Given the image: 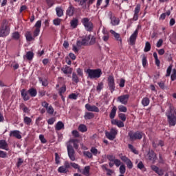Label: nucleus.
Segmentation results:
<instances>
[{
	"mask_svg": "<svg viewBox=\"0 0 176 176\" xmlns=\"http://www.w3.org/2000/svg\"><path fill=\"white\" fill-rule=\"evenodd\" d=\"M111 124L113 126H118L119 129H122V127H124V122L123 121L119 120H111Z\"/></svg>",
	"mask_w": 176,
	"mask_h": 176,
	"instance_id": "a211bd4d",
	"label": "nucleus"
},
{
	"mask_svg": "<svg viewBox=\"0 0 176 176\" xmlns=\"http://www.w3.org/2000/svg\"><path fill=\"white\" fill-rule=\"evenodd\" d=\"M35 28L41 30V28L42 27V21L38 20L36 21V23L34 25Z\"/></svg>",
	"mask_w": 176,
	"mask_h": 176,
	"instance_id": "6e6d98bb",
	"label": "nucleus"
},
{
	"mask_svg": "<svg viewBox=\"0 0 176 176\" xmlns=\"http://www.w3.org/2000/svg\"><path fill=\"white\" fill-rule=\"evenodd\" d=\"M21 96L24 101H28V100H30V96H28V91H25V89L21 90Z\"/></svg>",
	"mask_w": 176,
	"mask_h": 176,
	"instance_id": "b1692460",
	"label": "nucleus"
},
{
	"mask_svg": "<svg viewBox=\"0 0 176 176\" xmlns=\"http://www.w3.org/2000/svg\"><path fill=\"white\" fill-rule=\"evenodd\" d=\"M63 129H64V123L61 121H58L55 126V130L60 131V130H63Z\"/></svg>",
	"mask_w": 176,
	"mask_h": 176,
	"instance_id": "c85d7f7f",
	"label": "nucleus"
},
{
	"mask_svg": "<svg viewBox=\"0 0 176 176\" xmlns=\"http://www.w3.org/2000/svg\"><path fill=\"white\" fill-rule=\"evenodd\" d=\"M86 73L91 79H98V78H101L102 75L101 69H87Z\"/></svg>",
	"mask_w": 176,
	"mask_h": 176,
	"instance_id": "f03ea898",
	"label": "nucleus"
},
{
	"mask_svg": "<svg viewBox=\"0 0 176 176\" xmlns=\"http://www.w3.org/2000/svg\"><path fill=\"white\" fill-rule=\"evenodd\" d=\"M128 148L129 149H130V151L133 152V153H135V155H138V151H137L135 148H134V146H133V144H129Z\"/></svg>",
	"mask_w": 176,
	"mask_h": 176,
	"instance_id": "a18cd8bd",
	"label": "nucleus"
},
{
	"mask_svg": "<svg viewBox=\"0 0 176 176\" xmlns=\"http://www.w3.org/2000/svg\"><path fill=\"white\" fill-rule=\"evenodd\" d=\"M148 159L150 160V162H152L153 164H155L156 163V160H157V157L156 156V153L153 150L150 151L148 154Z\"/></svg>",
	"mask_w": 176,
	"mask_h": 176,
	"instance_id": "ddd939ff",
	"label": "nucleus"
},
{
	"mask_svg": "<svg viewBox=\"0 0 176 176\" xmlns=\"http://www.w3.org/2000/svg\"><path fill=\"white\" fill-rule=\"evenodd\" d=\"M25 57L27 60L31 61L34 58V52L29 51L26 53Z\"/></svg>",
	"mask_w": 176,
	"mask_h": 176,
	"instance_id": "4c0bfd02",
	"label": "nucleus"
},
{
	"mask_svg": "<svg viewBox=\"0 0 176 176\" xmlns=\"http://www.w3.org/2000/svg\"><path fill=\"white\" fill-rule=\"evenodd\" d=\"M102 86H104L102 82L98 83V86L96 87L97 91H101V90H102Z\"/></svg>",
	"mask_w": 176,
	"mask_h": 176,
	"instance_id": "338daca9",
	"label": "nucleus"
},
{
	"mask_svg": "<svg viewBox=\"0 0 176 176\" xmlns=\"http://www.w3.org/2000/svg\"><path fill=\"white\" fill-rule=\"evenodd\" d=\"M150 102L151 100H149L148 98L144 97L142 100V105H143V107H148Z\"/></svg>",
	"mask_w": 176,
	"mask_h": 176,
	"instance_id": "473e14b6",
	"label": "nucleus"
},
{
	"mask_svg": "<svg viewBox=\"0 0 176 176\" xmlns=\"http://www.w3.org/2000/svg\"><path fill=\"white\" fill-rule=\"evenodd\" d=\"M72 82H74V83L76 84H78L79 83V82H80V80L79 79V76L75 72L72 73Z\"/></svg>",
	"mask_w": 176,
	"mask_h": 176,
	"instance_id": "a878e982",
	"label": "nucleus"
},
{
	"mask_svg": "<svg viewBox=\"0 0 176 176\" xmlns=\"http://www.w3.org/2000/svg\"><path fill=\"white\" fill-rule=\"evenodd\" d=\"M120 174H124V173H126V166H124V164H122L120 166Z\"/></svg>",
	"mask_w": 176,
	"mask_h": 176,
	"instance_id": "bf43d9fd",
	"label": "nucleus"
},
{
	"mask_svg": "<svg viewBox=\"0 0 176 176\" xmlns=\"http://www.w3.org/2000/svg\"><path fill=\"white\" fill-rule=\"evenodd\" d=\"M150 51H151V43L147 41L145 43L144 52L147 53V52H150Z\"/></svg>",
	"mask_w": 176,
	"mask_h": 176,
	"instance_id": "c03bdc74",
	"label": "nucleus"
},
{
	"mask_svg": "<svg viewBox=\"0 0 176 176\" xmlns=\"http://www.w3.org/2000/svg\"><path fill=\"white\" fill-rule=\"evenodd\" d=\"M137 38H138V28H137L134 32L131 35L129 38V44L131 46H134L135 45V41H137Z\"/></svg>",
	"mask_w": 176,
	"mask_h": 176,
	"instance_id": "f8f14e48",
	"label": "nucleus"
},
{
	"mask_svg": "<svg viewBox=\"0 0 176 176\" xmlns=\"http://www.w3.org/2000/svg\"><path fill=\"white\" fill-rule=\"evenodd\" d=\"M90 152L94 155V156H97V155H100L101 153V151H98V149L94 146L91 148Z\"/></svg>",
	"mask_w": 176,
	"mask_h": 176,
	"instance_id": "f704fd0d",
	"label": "nucleus"
},
{
	"mask_svg": "<svg viewBox=\"0 0 176 176\" xmlns=\"http://www.w3.org/2000/svg\"><path fill=\"white\" fill-rule=\"evenodd\" d=\"M85 109H87L89 112H100V109L96 105H91L90 104H85Z\"/></svg>",
	"mask_w": 176,
	"mask_h": 176,
	"instance_id": "dca6fc26",
	"label": "nucleus"
},
{
	"mask_svg": "<svg viewBox=\"0 0 176 176\" xmlns=\"http://www.w3.org/2000/svg\"><path fill=\"white\" fill-rule=\"evenodd\" d=\"M110 32L112 34V35H113L114 38L117 41H122V39L120 38V34H119L118 33H116V32H115V30H111Z\"/></svg>",
	"mask_w": 176,
	"mask_h": 176,
	"instance_id": "e433bc0d",
	"label": "nucleus"
},
{
	"mask_svg": "<svg viewBox=\"0 0 176 176\" xmlns=\"http://www.w3.org/2000/svg\"><path fill=\"white\" fill-rule=\"evenodd\" d=\"M129 98H130L129 94H124L118 96L117 101L122 104V105H127V103L129 102Z\"/></svg>",
	"mask_w": 176,
	"mask_h": 176,
	"instance_id": "9d476101",
	"label": "nucleus"
},
{
	"mask_svg": "<svg viewBox=\"0 0 176 176\" xmlns=\"http://www.w3.org/2000/svg\"><path fill=\"white\" fill-rule=\"evenodd\" d=\"M69 98L70 100H78V95L76 94H71L69 95Z\"/></svg>",
	"mask_w": 176,
	"mask_h": 176,
	"instance_id": "e2e57ef3",
	"label": "nucleus"
},
{
	"mask_svg": "<svg viewBox=\"0 0 176 176\" xmlns=\"http://www.w3.org/2000/svg\"><path fill=\"white\" fill-rule=\"evenodd\" d=\"M118 135V129L116 128H111L109 132H106V137L110 141H113Z\"/></svg>",
	"mask_w": 176,
	"mask_h": 176,
	"instance_id": "0eeeda50",
	"label": "nucleus"
},
{
	"mask_svg": "<svg viewBox=\"0 0 176 176\" xmlns=\"http://www.w3.org/2000/svg\"><path fill=\"white\" fill-rule=\"evenodd\" d=\"M83 155L89 159H93V154L91 153V151H84Z\"/></svg>",
	"mask_w": 176,
	"mask_h": 176,
	"instance_id": "09e8293b",
	"label": "nucleus"
},
{
	"mask_svg": "<svg viewBox=\"0 0 176 176\" xmlns=\"http://www.w3.org/2000/svg\"><path fill=\"white\" fill-rule=\"evenodd\" d=\"M68 168H71V165L68 161H65L64 165L58 168V171L60 173V174H67V173L69 171Z\"/></svg>",
	"mask_w": 176,
	"mask_h": 176,
	"instance_id": "6e6552de",
	"label": "nucleus"
},
{
	"mask_svg": "<svg viewBox=\"0 0 176 176\" xmlns=\"http://www.w3.org/2000/svg\"><path fill=\"white\" fill-rule=\"evenodd\" d=\"M167 122L169 126H175L176 124V109L174 106L170 105L169 109L166 112Z\"/></svg>",
	"mask_w": 176,
	"mask_h": 176,
	"instance_id": "f257e3e1",
	"label": "nucleus"
},
{
	"mask_svg": "<svg viewBox=\"0 0 176 176\" xmlns=\"http://www.w3.org/2000/svg\"><path fill=\"white\" fill-rule=\"evenodd\" d=\"M56 12L58 17H62V16H64V10L63 8H61V7H56Z\"/></svg>",
	"mask_w": 176,
	"mask_h": 176,
	"instance_id": "7c9ffc66",
	"label": "nucleus"
},
{
	"mask_svg": "<svg viewBox=\"0 0 176 176\" xmlns=\"http://www.w3.org/2000/svg\"><path fill=\"white\" fill-rule=\"evenodd\" d=\"M107 159L109 160V167L112 168L113 166H115V164H113V162H115V160L116 159H115V155H107Z\"/></svg>",
	"mask_w": 176,
	"mask_h": 176,
	"instance_id": "412c9836",
	"label": "nucleus"
},
{
	"mask_svg": "<svg viewBox=\"0 0 176 176\" xmlns=\"http://www.w3.org/2000/svg\"><path fill=\"white\" fill-rule=\"evenodd\" d=\"M10 34V28L8 26V22L6 20L3 21L1 26L0 28V36H8Z\"/></svg>",
	"mask_w": 176,
	"mask_h": 176,
	"instance_id": "39448f33",
	"label": "nucleus"
},
{
	"mask_svg": "<svg viewBox=\"0 0 176 176\" xmlns=\"http://www.w3.org/2000/svg\"><path fill=\"white\" fill-rule=\"evenodd\" d=\"M107 83L109 87V90L111 93H113L116 87H115V78L113 76H109L107 78Z\"/></svg>",
	"mask_w": 176,
	"mask_h": 176,
	"instance_id": "1a4fd4ad",
	"label": "nucleus"
},
{
	"mask_svg": "<svg viewBox=\"0 0 176 176\" xmlns=\"http://www.w3.org/2000/svg\"><path fill=\"white\" fill-rule=\"evenodd\" d=\"M81 23L85 29V31L88 32H93L94 30V24L91 21H90V18L84 17L81 19Z\"/></svg>",
	"mask_w": 176,
	"mask_h": 176,
	"instance_id": "7ed1b4c3",
	"label": "nucleus"
},
{
	"mask_svg": "<svg viewBox=\"0 0 176 176\" xmlns=\"http://www.w3.org/2000/svg\"><path fill=\"white\" fill-rule=\"evenodd\" d=\"M120 159H121L122 162L125 163L126 165V167L129 169L131 170L133 168V162H131V160L127 157L126 155H123V154H120Z\"/></svg>",
	"mask_w": 176,
	"mask_h": 176,
	"instance_id": "423d86ee",
	"label": "nucleus"
},
{
	"mask_svg": "<svg viewBox=\"0 0 176 176\" xmlns=\"http://www.w3.org/2000/svg\"><path fill=\"white\" fill-rule=\"evenodd\" d=\"M118 110L120 112H124L126 113L127 112V107H126V106L120 104L118 106Z\"/></svg>",
	"mask_w": 176,
	"mask_h": 176,
	"instance_id": "37998d69",
	"label": "nucleus"
},
{
	"mask_svg": "<svg viewBox=\"0 0 176 176\" xmlns=\"http://www.w3.org/2000/svg\"><path fill=\"white\" fill-rule=\"evenodd\" d=\"M78 25H79V19L78 18H73L70 21V27L72 28H77Z\"/></svg>",
	"mask_w": 176,
	"mask_h": 176,
	"instance_id": "5701e85b",
	"label": "nucleus"
},
{
	"mask_svg": "<svg viewBox=\"0 0 176 176\" xmlns=\"http://www.w3.org/2000/svg\"><path fill=\"white\" fill-rule=\"evenodd\" d=\"M10 137H14L17 140H21V134L18 130L11 131L10 133Z\"/></svg>",
	"mask_w": 176,
	"mask_h": 176,
	"instance_id": "6ab92c4d",
	"label": "nucleus"
},
{
	"mask_svg": "<svg viewBox=\"0 0 176 176\" xmlns=\"http://www.w3.org/2000/svg\"><path fill=\"white\" fill-rule=\"evenodd\" d=\"M118 111V107L116 106H113V108L111 109V111L109 114V118L112 120L115 119V116H116V111Z\"/></svg>",
	"mask_w": 176,
	"mask_h": 176,
	"instance_id": "393cba45",
	"label": "nucleus"
},
{
	"mask_svg": "<svg viewBox=\"0 0 176 176\" xmlns=\"http://www.w3.org/2000/svg\"><path fill=\"white\" fill-rule=\"evenodd\" d=\"M47 113L50 115H53L54 113V109H53V107L50 105L47 109H46Z\"/></svg>",
	"mask_w": 176,
	"mask_h": 176,
	"instance_id": "864d4df0",
	"label": "nucleus"
},
{
	"mask_svg": "<svg viewBox=\"0 0 176 176\" xmlns=\"http://www.w3.org/2000/svg\"><path fill=\"white\" fill-rule=\"evenodd\" d=\"M142 63L144 68L148 65V60L146 59V56L145 54L142 55Z\"/></svg>",
	"mask_w": 176,
	"mask_h": 176,
	"instance_id": "a19ab883",
	"label": "nucleus"
},
{
	"mask_svg": "<svg viewBox=\"0 0 176 176\" xmlns=\"http://www.w3.org/2000/svg\"><path fill=\"white\" fill-rule=\"evenodd\" d=\"M25 36L28 42H31L34 39L32 36V34L31 33V32H26L25 34Z\"/></svg>",
	"mask_w": 176,
	"mask_h": 176,
	"instance_id": "cd10ccee",
	"label": "nucleus"
},
{
	"mask_svg": "<svg viewBox=\"0 0 176 176\" xmlns=\"http://www.w3.org/2000/svg\"><path fill=\"white\" fill-rule=\"evenodd\" d=\"M70 166H72V167H73V168H75V170H78V171L79 173H82V171L80 170V166H79V164L75 163V162H71L69 164Z\"/></svg>",
	"mask_w": 176,
	"mask_h": 176,
	"instance_id": "58836bf2",
	"label": "nucleus"
},
{
	"mask_svg": "<svg viewBox=\"0 0 176 176\" xmlns=\"http://www.w3.org/2000/svg\"><path fill=\"white\" fill-rule=\"evenodd\" d=\"M118 118L122 120V122H126V114L123 113H120L118 114Z\"/></svg>",
	"mask_w": 176,
	"mask_h": 176,
	"instance_id": "603ef678",
	"label": "nucleus"
},
{
	"mask_svg": "<svg viewBox=\"0 0 176 176\" xmlns=\"http://www.w3.org/2000/svg\"><path fill=\"white\" fill-rule=\"evenodd\" d=\"M55 162L56 164H60V155H58V153H55Z\"/></svg>",
	"mask_w": 176,
	"mask_h": 176,
	"instance_id": "0e129e2a",
	"label": "nucleus"
},
{
	"mask_svg": "<svg viewBox=\"0 0 176 176\" xmlns=\"http://www.w3.org/2000/svg\"><path fill=\"white\" fill-rule=\"evenodd\" d=\"M39 140L42 144H46V142H47L43 135H39Z\"/></svg>",
	"mask_w": 176,
	"mask_h": 176,
	"instance_id": "680f3d73",
	"label": "nucleus"
},
{
	"mask_svg": "<svg viewBox=\"0 0 176 176\" xmlns=\"http://www.w3.org/2000/svg\"><path fill=\"white\" fill-rule=\"evenodd\" d=\"M72 134L73 137H74V138H79L80 137L79 132L76 130L72 131Z\"/></svg>",
	"mask_w": 176,
	"mask_h": 176,
	"instance_id": "5fc2aeb1",
	"label": "nucleus"
},
{
	"mask_svg": "<svg viewBox=\"0 0 176 176\" xmlns=\"http://www.w3.org/2000/svg\"><path fill=\"white\" fill-rule=\"evenodd\" d=\"M67 153L70 160L75 162V150L71 144L67 145Z\"/></svg>",
	"mask_w": 176,
	"mask_h": 176,
	"instance_id": "9b49d317",
	"label": "nucleus"
},
{
	"mask_svg": "<svg viewBox=\"0 0 176 176\" xmlns=\"http://www.w3.org/2000/svg\"><path fill=\"white\" fill-rule=\"evenodd\" d=\"M75 10H76V8H75V7L70 3L69 6L66 10V15L69 16V17H72L75 13Z\"/></svg>",
	"mask_w": 176,
	"mask_h": 176,
	"instance_id": "4468645a",
	"label": "nucleus"
},
{
	"mask_svg": "<svg viewBox=\"0 0 176 176\" xmlns=\"http://www.w3.org/2000/svg\"><path fill=\"white\" fill-rule=\"evenodd\" d=\"M67 91V87L65 85H63L59 89V96H62V94L65 92Z\"/></svg>",
	"mask_w": 176,
	"mask_h": 176,
	"instance_id": "4d7b16f0",
	"label": "nucleus"
},
{
	"mask_svg": "<svg viewBox=\"0 0 176 176\" xmlns=\"http://www.w3.org/2000/svg\"><path fill=\"white\" fill-rule=\"evenodd\" d=\"M69 142L73 144L74 149H78V148H79V140L78 139H71Z\"/></svg>",
	"mask_w": 176,
	"mask_h": 176,
	"instance_id": "c756f323",
	"label": "nucleus"
},
{
	"mask_svg": "<svg viewBox=\"0 0 176 176\" xmlns=\"http://www.w3.org/2000/svg\"><path fill=\"white\" fill-rule=\"evenodd\" d=\"M145 134H144V132L137 131L135 132L133 131H130L128 133V136L129 137L130 141H137V140H142V137H144Z\"/></svg>",
	"mask_w": 176,
	"mask_h": 176,
	"instance_id": "20e7f679",
	"label": "nucleus"
},
{
	"mask_svg": "<svg viewBox=\"0 0 176 176\" xmlns=\"http://www.w3.org/2000/svg\"><path fill=\"white\" fill-rule=\"evenodd\" d=\"M0 157H1V159H6V157H8V153L3 151L0 150Z\"/></svg>",
	"mask_w": 176,
	"mask_h": 176,
	"instance_id": "13d9d810",
	"label": "nucleus"
},
{
	"mask_svg": "<svg viewBox=\"0 0 176 176\" xmlns=\"http://www.w3.org/2000/svg\"><path fill=\"white\" fill-rule=\"evenodd\" d=\"M82 174L85 176L90 175V166H87L84 168L83 171L82 172Z\"/></svg>",
	"mask_w": 176,
	"mask_h": 176,
	"instance_id": "c9c22d12",
	"label": "nucleus"
},
{
	"mask_svg": "<svg viewBox=\"0 0 176 176\" xmlns=\"http://www.w3.org/2000/svg\"><path fill=\"white\" fill-rule=\"evenodd\" d=\"M140 10H141V6L140 4H138L135 8L134 13L136 14H139Z\"/></svg>",
	"mask_w": 176,
	"mask_h": 176,
	"instance_id": "052dcab7",
	"label": "nucleus"
},
{
	"mask_svg": "<svg viewBox=\"0 0 176 176\" xmlns=\"http://www.w3.org/2000/svg\"><path fill=\"white\" fill-rule=\"evenodd\" d=\"M76 73L80 78H83V69L80 67L77 68Z\"/></svg>",
	"mask_w": 176,
	"mask_h": 176,
	"instance_id": "3c124183",
	"label": "nucleus"
},
{
	"mask_svg": "<svg viewBox=\"0 0 176 176\" xmlns=\"http://www.w3.org/2000/svg\"><path fill=\"white\" fill-rule=\"evenodd\" d=\"M172 70H173V65H170L168 66V67L166 69V78L170 76V75H171Z\"/></svg>",
	"mask_w": 176,
	"mask_h": 176,
	"instance_id": "8fccbe9b",
	"label": "nucleus"
},
{
	"mask_svg": "<svg viewBox=\"0 0 176 176\" xmlns=\"http://www.w3.org/2000/svg\"><path fill=\"white\" fill-rule=\"evenodd\" d=\"M0 149H3L4 151H9V144L6 142L5 140H0Z\"/></svg>",
	"mask_w": 176,
	"mask_h": 176,
	"instance_id": "aec40b11",
	"label": "nucleus"
},
{
	"mask_svg": "<svg viewBox=\"0 0 176 176\" xmlns=\"http://www.w3.org/2000/svg\"><path fill=\"white\" fill-rule=\"evenodd\" d=\"M12 39H14V41H19V39H20V33H19V32H14L12 33Z\"/></svg>",
	"mask_w": 176,
	"mask_h": 176,
	"instance_id": "79ce46f5",
	"label": "nucleus"
},
{
	"mask_svg": "<svg viewBox=\"0 0 176 176\" xmlns=\"http://www.w3.org/2000/svg\"><path fill=\"white\" fill-rule=\"evenodd\" d=\"M23 123L27 126H31V123H32V119L30 117L25 116L23 118Z\"/></svg>",
	"mask_w": 176,
	"mask_h": 176,
	"instance_id": "72a5a7b5",
	"label": "nucleus"
},
{
	"mask_svg": "<svg viewBox=\"0 0 176 176\" xmlns=\"http://www.w3.org/2000/svg\"><path fill=\"white\" fill-rule=\"evenodd\" d=\"M61 21H63V19L56 18L53 20V24L54 25H60V24H61Z\"/></svg>",
	"mask_w": 176,
	"mask_h": 176,
	"instance_id": "de8ad7c7",
	"label": "nucleus"
},
{
	"mask_svg": "<svg viewBox=\"0 0 176 176\" xmlns=\"http://www.w3.org/2000/svg\"><path fill=\"white\" fill-rule=\"evenodd\" d=\"M39 82H41L42 86H44L45 87H46V86H47V85H49V81H47V79H42V78H39Z\"/></svg>",
	"mask_w": 176,
	"mask_h": 176,
	"instance_id": "49530a36",
	"label": "nucleus"
},
{
	"mask_svg": "<svg viewBox=\"0 0 176 176\" xmlns=\"http://www.w3.org/2000/svg\"><path fill=\"white\" fill-rule=\"evenodd\" d=\"M62 72L65 74V75H71L72 74V72L74 71V69L69 66L65 65L61 69Z\"/></svg>",
	"mask_w": 176,
	"mask_h": 176,
	"instance_id": "2eb2a0df",
	"label": "nucleus"
},
{
	"mask_svg": "<svg viewBox=\"0 0 176 176\" xmlns=\"http://www.w3.org/2000/svg\"><path fill=\"white\" fill-rule=\"evenodd\" d=\"M22 163H24V160H22L21 158H19L18 162L16 163V167L18 168H20V166H21Z\"/></svg>",
	"mask_w": 176,
	"mask_h": 176,
	"instance_id": "774afa93",
	"label": "nucleus"
},
{
	"mask_svg": "<svg viewBox=\"0 0 176 176\" xmlns=\"http://www.w3.org/2000/svg\"><path fill=\"white\" fill-rule=\"evenodd\" d=\"M84 118L85 120H90V119H93L94 118V114L91 112H86Z\"/></svg>",
	"mask_w": 176,
	"mask_h": 176,
	"instance_id": "2f4dec72",
	"label": "nucleus"
},
{
	"mask_svg": "<svg viewBox=\"0 0 176 176\" xmlns=\"http://www.w3.org/2000/svg\"><path fill=\"white\" fill-rule=\"evenodd\" d=\"M28 93L30 94V97H36V94H38V91L35 88L29 89Z\"/></svg>",
	"mask_w": 176,
	"mask_h": 176,
	"instance_id": "bb28decb",
	"label": "nucleus"
},
{
	"mask_svg": "<svg viewBox=\"0 0 176 176\" xmlns=\"http://www.w3.org/2000/svg\"><path fill=\"white\" fill-rule=\"evenodd\" d=\"M151 168L153 171H155L156 174L160 176H162L164 175V171L162 169L159 168L156 165H151Z\"/></svg>",
	"mask_w": 176,
	"mask_h": 176,
	"instance_id": "f3484780",
	"label": "nucleus"
},
{
	"mask_svg": "<svg viewBox=\"0 0 176 176\" xmlns=\"http://www.w3.org/2000/svg\"><path fill=\"white\" fill-rule=\"evenodd\" d=\"M78 130L81 133H86V131H87V126L83 124H81L78 126Z\"/></svg>",
	"mask_w": 176,
	"mask_h": 176,
	"instance_id": "ea45409f",
	"label": "nucleus"
},
{
	"mask_svg": "<svg viewBox=\"0 0 176 176\" xmlns=\"http://www.w3.org/2000/svg\"><path fill=\"white\" fill-rule=\"evenodd\" d=\"M113 163L116 167H119V166L122 164V162H120V160L119 159H116Z\"/></svg>",
	"mask_w": 176,
	"mask_h": 176,
	"instance_id": "69168bd1",
	"label": "nucleus"
},
{
	"mask_svg": "<svg viewBox=\"0 0 176 176\" xmlns=\"http://www.w3.org/2000/svg\"><path fill=\"white\" fill-rule=\"evenodd\" d=\"M111 24L113 25H119L120 23V20L119 18H116V16H113L112 15L110 16Z\"/></svg>",
	"mask_w": 176,
	"mask_h": 176,
	"instance_id": "4be33fe9",
	"label": "nucleus"
}]
</instances>
